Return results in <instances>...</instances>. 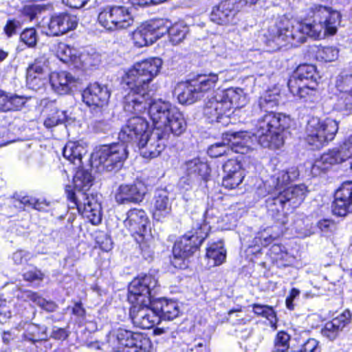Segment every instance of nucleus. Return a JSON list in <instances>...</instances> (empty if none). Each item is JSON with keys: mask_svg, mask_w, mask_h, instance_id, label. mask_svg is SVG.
<instances>
[{"mask_svg": "<svg viewBox=\"0 0 352 352\" xmlns=\"http://www.w3.org/2000/svg\"><path fill=\"white\" fill-rule=\"evenodd\" d=\"M162 61L152 58L136 63L122 76V82L129 89L124 97L126 112L140 113L148 107V114L154 129L148 130V122L142 117L129 118L118 134L124 143H136L143 157H157L165 148V142L170 133L181 135L186 127L183 114L169 102L162 100H153L149 83L158 75Z\"/></svg>", "mask_w": 352, "mask_h": 352, "instance_id": "f257e3e1", "label": "nucleus"}, {"mask_svg": "<svg viewBox=\"0 0 352 352\" xmlns=\"http://www.w3.org/2000/svg\"><path fill=\"white\" fill-rule=\"evenodd\" d=\"M307 11V17L300 21L279 16L265 34L266 45L278 50L288 44L304 43L307 36L318 37L322 30L330 35L337 32L342 17L338 11L320 4H314Z\"/></svg>", "mask_w": 352, "mask_h": 352, "instance_id": "f03ea898", "label": "nucleus"}, {"mask_svg": "<svg viewBox=\"0 0 352 352\" xmlns=\"http://www.w3.org/2000/svg\"><path fill=\"white\" fill-rule=\"evenodd\" d=\"M157 286V280L152 275L138 276L129 285L128 300L132 304L130 316L140 328L151 329L160 322L153 300Z\"/></svg>", "mask_w": 352, "mask_h": 352, "instance_id": "7ed1b4c3", "label": "nucleus"}, {"mask_svg": "<svg viewBox=\"0 0 352 352\" xmlns=\"http://www.w3.org/2000/svg\"><path fill=\"white\" fill-rule=\"evenodd\" d=\"M92 182L93 177L89 172L78 170L74 177V188L71 186H67L65 192L69 201V208H76L78 212L93 225H98L102 221L100 197L86 192L91 186Z\"/></svg>", "mask_w": 352, "mask_h": 352, "instance_id": "20e7f679", "label": "nucleus"}, {"mask_svg": "<svg viewBox=\"0 0 352 352\" xmlns=\"http://www.w3.org/2000/svg\"><path fill=\"white\" fill-rule=\"evenodd\" d=\"M289 125V117L270 111L258 120L253 135L261 146L277 149L283 145V133Z\"/></svg>", "mask_w": 352, "mask_h": 352, "instance_id": "39448f33", "label": "nucleus"}, {"mask_svg": "<svg viewBox=\"0 0 352 352\" xmlns=\"http://www.w3.org/2000/svg\"><path fill=\"white\" fill-rule=\"evenodd\" d=\"M209 226L206 223H197L192 230L177 241L173 248L172 264L182 268L184 261L192 256L208 236Z\"/></svg>", "mask_w": 352, "mask_h": 352, "instance_id": "423d86ee", "label": "nucleus"}, {"mask_svg": "<svg viewBox=\"0 0 352 352\" xmlns=\"http://www.w3.org/2000/svg\"><path fill=\"white\" fill-rule=\"evenodd\" d=\"M338 130V122L336 120L313 117L307 122L305 140L315 148H320L334 139Z\"/></svg>", "mask_w": 352, "mask_h": 352, "instance_id": "0eeeda50", "label": "nucleus"}, {"mask_svg": "<svg viewBox=\"0 0 352 352\" xmlns=\"http://www.w3.org/2000/svg\"><path fill=\"white\" fill-rule=\"evenodd\" d=\"M126 146L123 144L103 145L92 155V164L102 170L112 171L120 168L127 158Z\"/></svg>", "mask_w": 352, "mask_h": 352, "instance_id": "6e6552de", "label": "nucleus"}, {"mask_svg": "<svg viewBox=\"0 0 352 352\" xmlns=\"http://www.w3.org/2000/svg\"><path fill=\"white\" fill-rule=\"evenodd\" d=\"M99 24L107 30L114 31L131 27L134 19L124 6H110L104 8L98 16Z\"/></svg>", "mask_w": 352, "mask_h": 352, "instance_id": "1a4fd4ad", "label": "nucleus"}, {"mask_svg": "<svg viewBox=\"0 0 352 352\" xmlns=\"http://www.w3.org/2000/svg\"><path fill=\"white\" fill-rule=\"evenodd\" d=\"M167 26L162 19H157L138 28L132 34L134 45L138 47L153 43L167 32Z\"/></svg>", "mask_w": 352, "mask_h": 352, "instance_id": "9d476101", "label": "nucleus"}, {"mask_svg": "<svg viewBox=\"0 0 352 352\" xmlns=\"http://www.w3.org/2000/svg\"><path fill=\"white\" fill-rule=\"evenodd\" d=\"M248 0H225L213 8L210 19L213 22L223 25L232 22L235 14L248 4Z\"/></svg>", "mask_w": 352, "mask_h": 352, "instance_id": "9b49d317", "label": "nucleus"}, {"mask_svg": "<svg viewBox=\"0 0 352 352\" xmlns=\"http://www.w3.org/2000/svg\"><path fill=\"white\" fill-rule=\"evenodd\" d=\"M110 91L106 85L97 82L89 85L82 92L83 102L88 106L98 108L102 113L109 100Z\"/></svg>", "mask_w": 352, "mask_h": 352, "instance_id": "f8f14e48", "label": "nucleus"}, {"mask_svg": "<svg viewBox=\"0 0 352 352\" xmlns=\"http://www.w3.org/2000/svg\"><path fill=\"white\" fill-rule=\"evenodd\" d=\"M350 158V153H346V147H341L339 150H330L323 153L316 160L312 165L311 173L317 176L328 170L331 166L342 163Z\"/></svg>", "mask_w": 352, "mask_h": 352, "instance_id": "ddd939ff", "label": "nucleus"}, {"mask_svg": "<svg viewBox=\"0 0 352 352\" xmlns=\"http://www.w3.org/2000/svg\"><path fill=\"white\" fill-rule=\"evenodd\" d=\"M146 194V188L139 182L133 184L120 185L115 194V200L118 204H138Z\"/></svg>", "mask_w": 352, "mask_h": 352, "instance_id": "4468645a", "label": "nucleus"}, {"mask_svg": "<svg viewBox=\"0 0 352 352\" xmlns=\"http://www.w3.org/2000/svg\"><path fill=\"white\" fill-rule=\"evenodd\" d=\"M171 205L168 192L166 190H155L151 202V212L153 219L157 221H164L171 213Z\"/></svg>", "mask_w": 352, "mask_h": 352, "instance_id": "2eb2a0df", "label": "nucleus"}, {"mask_svg": "<svg viewBox=\"0 0 352 352\" xmlns=\"http://www.w3.org/2000/svg\"><path fill=\"white\" fill-rule=\"evenodd\" d=\"M78 19L75 15L61 13L51 17L46 34L50 36H59L75 29Z\"/></svg>", "mask_w": 352, "mask_h": 352, "instance_id": "dca6fc26", "label": "nucleus"}, {"mask_svg": "<svg viewBox=\"0 0 352 352\" xmlns=\"http://www.w3.org/2000/svg\"><path fill=\"white\" fill-rule=\"evenodd\" d=\"M352 203V182H344L334 194L333 212L338 216H345L350 212Z\"/></svg>", "mask_w": 352, "mask_h": 352, "instance_id": "f3484780", "label": "nucleus"}, {"mask_svg": "<svg viewBox=\"0 0 352 352\" xmlns=\"http://www.w3.org/2000/svg\"><path fill=\"white\" fill-rule=\"evenodd\" d=\"M124 224L134 236L151 232L149 219L144 210L133 208L127 212V217Z\"/></svg>", "mask_w": 352, "mask_h": 352, "instance_id": "a211bd4d", "label": "nucleus"}, {"mask_svg": "<svg viewBox=\"0 0 352 352\" xmlns=\"http://www.w3.org/2000/svg\"><path fill=\"white\" fill-rule=\"evenodd\" d=\"M120 346L114 352H136V349L142 347V339H146L142 333L132 332L124 329H118L113 334Z\"/></svg>", "mask_w": 352, "mask_h": 352, "instance_id": "6ab92c4d", "label": "nucleus"}, {"mask_svg": "<svg viewBox=\"0 0 352 352\" xmlns=\"http://www.w3.org/2000/svg\"><path fill=\"white\" fill-rule=\"evenodd\" d=\"M50 82L55 92L65 95L69 94L76 87L78 79L69 72L61 71L52 72L50 76Z\"/></svg>", "mask_w": 352, "mask_h": 352, "instance_id": "aec40b11", "label": "nucleus"}, {"mask_svg": "<svg viewBox=\"0 0 352 352\" xmlns=\"http://www.w3.org/2000/svg\"><path fill=\"white\" fill-rule=\"evenodd\" d=\"M219 91L215 95L208 99L204 109L205 116L210 122H221L224 116L228 113V104H225L223 100H220Z\"/></svg>", "mask_w": 352, "mask_h": 352, "instance_id": "412c9836", "label": "nucleus"}, {"mask_svg": "<svg viewBox=\"0 0 352 352\" xmlns=\"http://www.w3.org/2000/svg\"><path fill=\"white\" fill-rule=\"evenodd\" d=\"M351 318V312L349 310H345L331 321L326 322L322 329V335L329 340H334L342 329L350 322Z\"/></svg>", "mask_w": 352, "mask_h": 352, "instance_id": "4be33fe9", "label": "nucleus"}, {"mask_svg": "<svg viewBox=\"0 0 352 352\" xmlns=\"http://www.w3.org/2000/svg\"><path fill=\"white\" fill-rule=\"evenodd\" d=\"M224 140L229 143L230 151L237 153H247L252 146V140L247 132L228 131L224 133Z\"/></svg>", "mask_w": 352, "mask_h": 352, "instance_id": "5701e85b", "label": "nucleus"}, {"mask_svg": "<svg viewBox=\"0 0 352 352\" xmlns=\"http://www.w3.org/2000/svg\"><path fill=\"white\" fill-rule=\"evenodd\" d=\"M29 98L0 89V112L17 111L22 109Z\"/></svg>", "mask_w": 352, "mask_h": 352, "instance_id": "b1692460", "label": "nucleus"}, {"mask_svg": "<svg viewBox=\"0 0 352 352\" xmlns=\"http://www.w3.org/2000/svg\"><path fill=\"white\" fill-rule=\"evenodd\" d=\"M298 176L299 171L296 166L290 167L288 169H274L267 182L270 186L274 187L276 190L280 191L289 182L296 180Z\"/></svg>", "mask_w": 352, "mask_h": 352, "instance_id": "393cba45", "label": "nucleus"}, {"mask_svg": "<svg viewBox=\"0 0 352 352\" xmlns=\"http://www.w3.org/2000/svg\"><path fill=\"white\" fill-rule=\"evenodd\" d=\"M184 169L189 179L193 181L206 180L210 174L209 166L199 157L186 161Z\"/></svg>", "mask_w": 352, "mask_h": 352, "instance_id": "a878e982", "label": "nucleus"}, {"mask_svg": "<svg viewBox=\"0 0 352 352\" xmlns=\"http://www.w3.org/2000/svg\"><path fill=\"white\" fill-rule=\"evenodd\" d=\"M153 307L159 314L160 320H173L178 317L180 312L177 302L166 298L153 300Z\"/></svg>", "mask_w": 352, "mask_h": 352, "instance_id": "bb28decb", "label": "nucleus"}, {"mask_svg": "<svg viewBox=\"0 0 352 352\" xmlns=\"http://www.w3.org/2000/svg\"><path fill=\"white\" fill-rule=\"evenodd\" d=\"M220 100H223L225 104H228L227 109L228 113L234 108H240L245 105L246 98L243 90L241 88H229L226 90L219 91Z\"/></svg>", "mask_w": 352, "mask_h": 352, "instance_id": "cd10ccee", "label": "nucleus"}, {"mask_svg": "<svg viewBox=\"0 0 352 352\" xmlns=\"http://www.w3.org/2000/svg\"><path fill=\"white\" fill-rule=\"evenodd\" d=\"M279 192L288 205V209H294L299 206L303 201L307 192V187L304 184H300Z\"/></svg>", "mask_w": 352, "mask_h": 352, "instance_id": "c85d7f7f", "label": "nucleus"}, {"mask_svg": "<svg viewBox=\"0 0 352 352\" xmlns=\"http://www.w3.org/2000/svg\"><path fill=\"white\" fill-rule=\"evenodd\" d=\"M309 84L298 83L296 79H289L287 83L289 89L294 96L305 101L311 100L317 93L314 86Z\"/></svg>", "mask_w": 352, "mask_h": 352, "instance_id": "c756f323", "label": "nucleus"}, {"mask_svg": "<svg viewBox=\"0 0 352 352\" xmlns=\"http://www.w3.org/2000/svg\"><path fill=\"white\" fill-rule=\"evenodd\" d=\"M86 153V147L76 142H67L63 150L64 157L77 166H81L82 157Z\"/></svg>", "mask_w": 352, "mask_h": 352, "instance_id": "7c9ffc66", "label": "nucleus"}, {"mask_svg": "<svg viewBox=\"0 0 352 352\" xmlns=\"http://www.w3.org/2000/svg\"><path fill=\"white\" fill-rule=\"evenodd\" d=\"M176 90L181 104H192L201 98L192 80L179 85Z\"/></svg>", "mask_w": 352, "mask_h": 352, "instance_id": "2f4dec72", "label": "nucleus"}, {"mask_svg": "<svg viewBox=\"0 0 352 352\" xmlns=\"http://www.w3.org/2000/svg\"><path fill=\"white\" fill-rule=\"evenodd\" d=\"M206 257L208 263H211L212 265H220L226 261V250L224 248L221 241L211 244L206 252Z\"/></svg>", "mask_w": 352, "mask_h": 352, "instance_id": "473e14b6", "label": "nucleus"}, {"mask_svg": "<svg viewBox=\"0 0 352 352\" xmlns=\"http://www.w3.org/2000/svg\"><path fill=\"white\" fill-rule=\"evenodd\" d=\"M100 55L94 51L85 50L78 54L75 67L82 69H89L100 63Z\"/></svg>", "mask_w": 352, "mask_h": 352, "instance_id": "72a5a7b5", "label": "nucleus"}, {"mask_svg": "<svg viewBox=\"0 0 352 352\" xmlns=\"http://www.w3.org/2000/svg\"><path fill=\"white\" fill-rule=\"evenodd\" d=\"M78 51L64 43H59L56 47V56L63 63L70 64L75 67Z\"/></svg>", "mask_w": 352, "mask_h": 352, "instance_id": "f704fd0d", "label": "nucleus"}, {"mask_svg": "<svg viewBox=\"0 0 352 352\" xmlns=\"http://www.w3.org/2000/svg\"><path fill=\"white\" fill-rule=\"evenodd\" d=\"M266 207L269 213L272 216H276L280 212H284L285 209L289 210L288 205L284 200L280 192L274 193L266 199Z\"/></svg>", "mask_w": 352, "mask_h": 352, "instance_id": "c9c22d12", "label": "nucleus"}, {"mask_svg": "<svg viewBox=\"0 0 352 352\" xmlns=\"http://www.w3.org/2000/svg\"><path fill=\"white\" fill-rule=\"evenodd\" d=\"M316 76V67L313 65H301L297 67L295 74L291 79H296L298 83H311L316 85L313 81Z\"/></svg>", "mask_w": 352, "mask_h": 352, "instance_id": "e433bc0d", "label": "nucleus"}, {"mask_svg": "<svg viewBox=\"0 0 352 352\" xmlns=\"http://www.w3.org/2000/svg\"><path fill=\"white\" fill-rule=\"evenodd\" d=\"M135 240L139 245V248L143 257L146 260L151 259L153 258L154 251L153 237L151 232L135 236Z\"/></svg>", "mask_w": 352, "mask_h": 352, "instance_id": "4c0bfd02", "label": "nucleus"}, {"mask_svg": "<svg viewBox=\"0 0 352 352\" xmlns=\"http://www.w3.org/2000/svg\"><path fill=\"white\" fill-rule=\"evenodd\" d=\"M162 20L167 26L168 30L166 33L169 34L170 39L173 44L177 45L185 38L188 31V28L186 25L182 23H176L170 26V21L164 19Z\"/></svg>", "mask_w": 352, "mask_h": 352, "instance_id": "58836bf2", "label": "nucleus"}, {"mask_svg": "<svg viewBox=\"0 0 352 352\" xmlns=\"http://www.w3.org/2000/svg\"><path fill=\"white\" fill-rule=\"evenodd\" d=\"M218 80V74L210 73L208 75L200 76L197 80L192 81L202 97L204 93L213 89L216 86Z\"/></svg>", "mask_w": 352, "mask_h": 352, "instance_id": "ea45409f", "label": "nucleus"}, {"mask_svg": "<svg viewBox=\"0 0 352 352\" xmlns=\"http://www.w3.org/2000/svg\"><path fill=\"white\" fill-rule=\"evenodd\" d=\"M333 109L344 116L352 115V91L338 94L336 102L333 104Z\"/></svg>", "mask_w": 352, "mask_h": 352, "instance_id": "a19ab883", "label": "nucleus"}, {"mask_svg": "<svg viewBox=\"0 0 352 352\" xmlns=\"http://www.w3.org/2000/svg\"><path fill=\"white\" fill-rule=\"evenodd\" d=\"M253 312L259 316L265 318L270 322L271 327H276L277 319L276 315L273 308L269 305L253 304Z\"/></svg>", "mask_w": 352, "mask_h": 352, "instance_id": "79ce46f5", "label": "nucleus"}, {"mask_svg": "<svg viewBox=\"0 0 352 352\" xmlns=\"http://www.w3.org/2000/svg\"><path fill=\"white\" fill-rule=\"evenodd\" d=\"M279 96L278 94L267 91L261 96L258 101V105L261 110L265 112H270L272 109L276 107L278 103Z\"/></svg>", "mask_w": 352, "mask_h": 352, "instance_id": "37998d69", "label": "nucleus"}, {"mask_svg": "<svg viewBox=\"0 0 352 352\" xmlns=\"http://www.w3.org/2000/svg\"><path fill=\"white\" fill-rule=\"evenodd\" d=\"M338 56L339 50L333 46H320L316 51V58L326 62L334 61Z\"/></svg>", "mask_w": 352, "mask_h": 352, "instance_id": "c03bdc74", "label": "nucleus"}, {"mask_svg": "<svg viewBox=\"0 0 352 352\" xmlns=\"http://www.w3.org/2000/svg\"><path fill=\"white\" fill-rule=\"evenodd\" d=\"M230 152L229 143L227 140H224V133L221 142L212 144L208 149V154L211 157H219L224 155H228Z\"/></svg>", "mask_w": 352, "mask_h": 352, "instance_id": "a18cd8bd", "label": "nucleus"}, {"mask_svg": "<svg viewBox=\"0 0 352 352\" xmlns=\"http://www.w3.org/2000/svg\"><path fill=\"white\" fill-rule=\"evenodd\" d=\"M46 330L47 328L45 327L43 329V332L40 334L38 326L32 324L28 327L26 332L23 334V337L25 340H29L32 343H36V342L46 339Z\"/></svg>", "mask_w": 352, "mask_h": 352, "instance_id": "49530a36", "label": "nucleus"}, {"mask_svg": "<svg viewBox=\"0 0 352 352\" xmlns=\"http://www.w3.org/2000/svg\"><path fill=\"white\" fill-rule=\"evenodd\" d=\"M65 118L66 115L63 111L55 110L47 117L43 124L47 129H51L62 123Z\"/></svg>", "mask_w": 352, "mask_h": 352, "instance_id": "de8ad7c7", "label": "nucleus"}, {"mask_svg": "<svg viewBox=\"0 0 352 352\" xmlns=\"http://www.w3.org/2000/svg\"><path fill=\"white\" fill-rule=\"evenodd\" d=\"M224 175H235L236 173L245 175L244 170L240 162L236 160H229L223 166Z\"/></svg>", "mask_w": 352, "mask_h": 352, "instance_id": "09e8293b", "label": "nucleus"}, {"mask_svg": "<svg viewBox=\"0 0 352 352\" xmlns=\"http://www.w3.org/2000/svg\"><path fill=\"white\" fill-rule=\"evenodd\" d=\"M336 87L339 94L352 91V75L340 74L336 81Z\"/></svg>", "mask_w": 352, "mask_h": 352, "instance_id": "8fccbe9b", "label": "nucleus"}, {"mask_svg": "<svg viewBox=\"0 0 352 352\" xmlns=\"http://www.w3.org/2000/svg\"><path fill=\"white\" fill-rule=\"evenodd\" d=\"M28 297L36 303L38 306L42 307L47 311H54L56 309L57 305L52 301H47L42 297L39 296L36 293L29 292Z\"/></svg>", "mask_w": 352, "mask_h": 352, "instance_id": "3c124183", "label": "nucleus"}, {"mask_svg": "<svg viewBox=\"0 0 352 352\" xmlns=\"http://www.w3.org/2000/svg\"><path fill=\"white\" fill-rule=\"evenodd\" d=\"M290 336L284 331L278 332L274 340V348L276 351L285 352L289 347Z\"/></svg>", "mask_w": 352, "mask_h": 352, "instance_id": "603ef678", "label": "nucleus"}, {"mask_svg": "<svg viewBox=\"0 0 352 352\" xmlns=\"http://www.w3.org/2000/svg\"><path fill=\"white\" fill-rule=\"evenodd\" d=\"M244 177L245 175L238 173L235 175H224L222 180V185L228 189L236 188L242 183Z\"/></svg>", "mask_w": 352, "mask_h": 352, "instance_id": "864d4df0", "label": "nucleus"}, {"mask_svg": "<svg viewBox=\"0 0 352 352\" xmlns=\"http://www.w3.org/2000/svg\"><path fill=\"white\" fill-rule=\"evenodd\" d=\"M21 40L29 47L36 44V32L34 28L25 30L20 36Z\"/></svg>", "mask_w": 352, "mask_h": 352, "instance_id": "5fc2aeb1", "label": "nucleus"}, {"mask_svg": "<svg viewBox=\"0 0 352 352\" xmlns=\"http://www.w3.org/2000/svg\"><path fill=\"white\" fill-rule=\"evenodd\" d=\"M299 346L301 352H320L319 343L314 338L307 340L304 344Z\"/></svg>", "mask_w": 352, "mask_h": 352, "instance_id": "6e6d98bb", "label": "nucleus"}, {"mask_svg": "<svg viewBox=\"0 0 352 352\" xmlns=\"http://www.w3.org/2000/svg\"><path fill=\"white\" fill-rule=\"evenodd\" d=\"M21 28V23L16 19H10L7 21L3 30L8 36L16 34V30Z\"/></svg>", "mask_w": 352, "mask_h": 352, "instance_id": "4d7b16f0", "label": "nucleus"}, {"mask_svg": "<svg viewBox=\"0 0 352 352\" xmlns=\"http://www.w3.org/2000/svg\"><path fill=\"white\" fill-rule=\"evenodd\" d=\"M26 81L29 87L35 91L41 89L45 85V80L42 78L41 76H32L31 78L26 76Z\"/></svg>", "mask_w": 352, "mask_h": 352, "instance_id": "13d9d810", "label": "nucleus"}, {"mask_svg": "<svg viewBox=\"0 0 352 352\" xmlns=\"http://www.w3.org/2000/svg\"><path fill=\"white\" fill-rule=\"evenodd\" d=\"M44 274L41 272V271L34 269L32 270H30L24 273L23 278L30 282H32L34 280H42L43 279Z\"/></svg>", "mask_w": 352, "mask_h": 352, "instance_id": "bf43d9fd", "label": "nucleus"}, {"mask_svg": "<svg viewBox=\"0 0 352 352\" xmlns=\"http://www.w3.org/2000/svg\"><path fill=\"white\" fill-rule=\"evenodd\" d=\"M30 257V254L23 250L16 251L12 256V258L16 265H21L27 262Z\"/></svg>", "mask_w": 352, "mask_h": 352, "instance_id": "052dcab7", "label": "nucleus"}, {"mask_svg": "<svg viewBox=\"0 0 352 352\" xmlns=\"http://www.w3.org/2000/svg\"><path fill=\"white\" fill-rule=\"evenodd\" d=\"M43 73V67L36 60L34 63L28 67L26 76H30V78H31L33 76V74H37L38 76H42Z\"/></svg>", "mask_w": 352, "mask_h": 352, "instance_id": "680f3d73", "label": "nucleus"}, {"mask_svg": "<svg viewBox=\"0 0 352 352\" xmlns=\"http://www.w3.org/2000/svg\"><path fill=\"white\" fill-rule=\"evenodd\" d=\"M69 332L63 328L54 327L52 329L51 337L55 340H64L69 336Z\"/></svg>", "mask_w": 352, "mask_h": 352, "instance_id": "e2e57ef3", "label": "nucleus"}, {"mask_svg": "<svg viewBox=\"0 0 352 352\" xmlns=\"http://www.w3.org/2000/svg\"><path fill=\"white\" fill-rule=\"evenodd\" d=\"M63 3L72 8L83 7L89 0H62Z\"/></svg>", "mask_w": 352, "mask_h": 352, "instance_id": "0e129e2a", "label": "nucleus"}, {"mask_svg": "<svg viewBox=\"0 0 352 352\" xmlns=\"http://www.w3.org/2000/svg\"><path fill=\"white\" fill-rule=\"evenodd\" d=\"M94 129L97 131H103L108 126L107 122L104 119H99L96 116V119H94L93 123Z\"/></svg>", "mask_w": 352, "mask_h": 352, "instance_id": "69168bd1", "label": "nucleus"}, {"mask_svg": "<svg viewBox=\"0 0 352 352\" xmlns=\"http://www.w3.org/2000/svg\"><path fill=\"white\" fill-rule=\"evenodd\" d=\"M72 312L74 315L83 317L85 314V311L82 307L81 302H76L73 307Z\"/></svg>", "mask_w": 352, "mask_h": 352, "instance_id": "338daca9", "label": "nucleus"}, {"mask_svg": "<svg viewBox=\"0 0 352 352\" xmlns=\"http://www.w3.org/2000/svg\"><path fill=\"white\" fill-rule=\"evenodd\" d=\"M331 224V221H329L328 219H322L318 222L317 226L322 231H325L329 229Z\"/></svg>", "mask_w": 352, "mask_h": 352, "instance_id": "774afa93", "label": "nucleus"}]
</instances>
